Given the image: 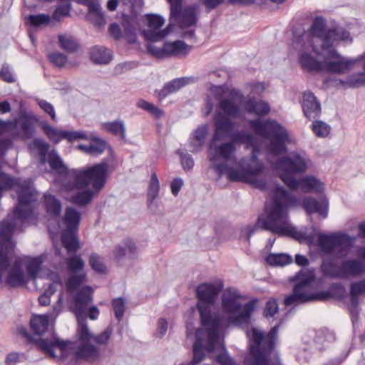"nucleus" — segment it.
I'll use <instances>...</instances> for the list:
<instances>
[{"label": "nucleus", "mask_w": 365, "mask_h": 365, "mask_svg": "<svg viewBox=\"0 0 365 365\" xmlns=\"http://www.w3.org/2000/svg\"><path fill=\"white\" fill-rule=\"evenodd\" d=\"M302 68L309 72L320 73L324 71V61H318L308 52H302L299 56Z\"/></svg>", "instance_id": "25"}, {"label": "nucleus", "mask_w": 365, "mask_h": 365, "mask_svg": "<svg viewBox=\"0 0 365 365\" xmlns=\"http://www.w3.org/2000/svg\"><path fill=\"white\" fill-rule=\"evenodd\" d=\"M324 55V71L331 73L344 74L350 71L356 60L346 59L336 49L325 50Z\"/></svg>", "instance_id": "8"}, {"label": "nucleus", "mask_w": 365, "mask_h": 365, "mask_svg": "<svg viewBox=\"0 0 365 365\" xmlns=\"http://www.w3.org/2000/svg\"><path fill=\"white\" fill-rule=\"evenodd\" d=\"M41 127L49 140L55 144L58 143L63 139L72 143L77 140H86L88 138L87 134L82 131L58 130L48 123L42 124Z\"/></svg>", "instance_id": "13"}, {"label": "nucleus", "mask_w": 365, "mask_h": 365, "mask_svg": "<svg viewBox=\"0 0 365 365\" xmlns=\"http://www.w3.org/2000/svg\"><path fill=\"white\" fill-rule=\"evenodd\" d=\"M71 4L66 3L56 6L52 14V19L56 21H60L62 18L70 16Z\"/></svg>", "instance_id": "64"}, {"label": "nucleus", "mask_w": 365, "mask_h": 365, "mask_svg": "<svg viewBox=\"0 0 365 365\" xmlns=\"http://www.w3.org/2000/svg\"><path fill=\"white\" fill-rule=\"evenodd\" d=\"M266 262L272 267H283L292 262V257L284 253H270L265 258Z\"/></svg>", "instance_id": "41"}, {"label": "nucleus", "mask_w": 365, "mask_h": 365, "mask_svg": "<svg viewBox=\"0 0 365 365\" xmlns=\"http://www.w3.org/2000/svg\"><path fill=\"white\" fill-rule=\"evenodd\" d=\"M48 163L50 168L58 175H64L68 174L69 169L64 165L58 153L51 152L48 154Z\"/></svg>", "instance_id": "43"}, {"label": "nucleus", "mask_w": 365, "mask_h": 365, "mask_svg": "<svg viewBox=\"0 0 365 365\" xmlns=\"http://www.w3.org/2000/svg\"><path fill=\"white\" fill-rule=\"evenodd\" d=\"M29 281L24 272L21 262L16 260L6 276V284L11 287H19L26 285Z\"/></svg>", "instance_id": "19"}, {"label": "nucleus", "mask_w": 365, "mask_h": 365, "mask_svg": "<svg viewBox=\"0 0 365 365\" xmlns=\"http://www.w3.org/2000/svg\"><path fill=\"white\" fill-rule=\"evenodd\" d=\"M44 207L47 214L57 217L60 215L62 205L58 199L53 195H44Z\"/></svg>", "instance_id": "40"}, {"label": "nucleus", "mask_w": 365, "mask_h": 365, "mask_svg": "<svg viewBox=\"0 0 365 365\" xmlns=\"http://www.w3.org/2000/svg\"><path fill=\"white\" fill-rule=\"evenodd\" d=\"M78 324L76 334L79 343L83 344L91 342L93 339V335L89 331L85 319L83 318V319H80V318H78Z\"/></svg>", "instance_id": "50"}, {"label": "nucleus", "mask_w": 365, "mask_h": 365, "mask_svg": "<svg viewBox=\"0 0 365 365\" xmlns=\"http://www.w3.org/2000/svg\"><path fill=\"white\" fill-rule=\"evenodd\" d=\"M230 138L232 143L235 144H250L252 145L255 142V136L247 130H241L236 133H233V129H231L228 133H223L216 138L215 133H213L212 141L210 143V149L212 148L214 143L217 141L223 140L226 138Z\"/></svg>", "instance_id": "15"}, {"label": "nucleus", "mask_w": 365, "mask_h": 365, "mask_svg": "<svg viewBox=\"0 0 365 365\" xmlns=\"http://www.w3.org/2000/svg\"><path fill=\"white\" fill-rule=\"evenodd\" d=\"M272 349L250 350V358L246 360V365H282L279 359L271 361Z\"/></svg>", "instance_id": "22"}, {"label": "nucleus", "mask_w": 365, "mask_h": 365, "mask_svg": "<svg viewBox=\"0 0 365 365\" xmlns=\"http://www.w3.org/2000/svg\"><path fill=\"white\" fill-rule=\"evenodd\" d=\"M79 148L90 154L99 155L106 148V142L101 138H93L90 145H80Z\"/></svg>", "instance_id": "47"}, {"label": "nucleus", "mask_w": 365, "mask_h": 365, "mask_svg": "<svg viewBox=\"0 0 365 365\" xmlns=\"http://www.w3.org/2000/svg\"><path fill=\"white\" fill-rule=\"evenodd\" d=\"M321 269L325 277L334 279H339L340 265L339 266L332 258L324 259Z\"/></svg>", "instance_id": "44"}, {"label": "nucleus", "mask_w": 365, "mask_h": 365, "mask_svg": "<svg viewBox=\"0 0 365 365\" xmlns=\"http://www.w3.org/2000/svg\"><path fill=\"white\" fill-rule=\"evenodd\" d=\"M317 245L322 252L326 255L332 254L338 248L337 257L343 258L353 245V239L346 233L332 232L319 233Z\"/></svg>", "instance_id": "5"}, {"label": "nucleus", "mask_w": 365, "mask_h": 365, "mask_svg": "<svg viewBox=\"0 0 365 365\" xmlns=\"http://www.w3.org/2000/svg\"><path fill=\"white\" fill-rule=\"evenodd\" d=\"M136 106L142 110L149 113L155 119H160L165 115V112L154 104L144 100L139 99L136 103Z\"/></svg>", "instance_id": "49"}, {"label": "nucleus", "mask_w": 365, "mask_h": 365, "mask_svg": "<svg viewBox=\"0 0 365 365\" xmlns=\"http://www.w3.org/2000/svg\"><path fill=\"white\" fill-rule=\"evenodd\" d=\"M19 332L26 339L28 343L36 344L38 349L53 358L56 357L54 347L59 348L62 354L64 355L68 352L69 345L72 344L68 341L60 340L58 338H53L51 341L44 339H36L24 327L19 329Z\"/></svg>", "instance_id": "7"}, {"label": "nucleus", "mask_w": 365, "mask_h": 365, "mask_svg": "<svg viewBox=\"0 0 365 365\" xmlns=\"http://www.w3.org/2000/svg\"><path fill=\"white\" fill-rule=\"evenodd\" d=\"M88 179L93 188L99 191L105 186L108 175V168L105 163L95 164L87 168Z\"/></svg>", "instance_id": "16"}, {"label": "nucleus", "mask_w": 365, "mask_h": 365, "mask_svg": "<svg viewBox=\"0 0 365 365\" xmlns=\"http://www.w3.org/2000/svg\"><path fill=\"white\" fill-rule=\"evenodd\" d=\"M329 296L331 299H343L346 296V289L341 283H333L329 289Z\"/></svg>", "instance_id": "63"}, {"label": "nucleus", "mask_w": 365, "mask_h": 365, "mask_svg": "<svg viewBox=\"0 0 365 365\" xmlns=\"http://www.w3.org/2000/svg\"><path fill=\"white\" fill-rule=\"evenodd\" d=\"M103 129L114 136L119 137L121 140L125 138V127L123 121L114 120L105 123L103 124Z\"/></svg>", "instance_id": "42"}, {"label": "nucleus", "mask_w": 365, "mask_h": 365, "mask_svg": "<svg viewBox=\"0 0 365 365\" xmlns=\"http://www.w3.org/2000/svg\"><path fill=\"white\" fill-rule=\"evenodd\" d=\"M237 298L236 292L226 290L222 297V308L230 314V322L238 325L248 324L258 301L257 299H252L242 305L237 302Z\"/></svg>", "instance_id": "1"}, {"label": "nucleus", "mask_w": 365, "mask_h": 365, "mask_svg": "<svg viewBox=\"0 0 365 365\" xmlns=\"http://www.w3.org/2000/svg\"><path fill=\"white\" fill-rule=\"evenodd\" d=\"M85 277L84 274L71 273L66 282L68 290L70 292L76 290L83 283Z\"/></svg>", "instance_id": "62"}, {"label": "nucleus", "mask_w": 365, "mask_h": 365, "mask_svg": "<svg viewBox=\"0 0 365 365\" xmlns=\"http://www.w3.org/2000/svg\"><path fill=\"white\" fill-rule=\"evenodd\" d=\"M81 220L80 212L73 207H67L65 211L63 222L65 230H78Z\"/></svg>", "instance_id": "36"}, {"label": "nucleus", "mask_w": 365, "mask_h": 365, "mask_svg": "<svg viewBox=\"0 0 365 365\" xmlns=\"http://www.w3.org/2000/svg\"><path fill=\"white\" fill-rule=\"evenodd\" d=\"M49 317L48 315H35L31 317L30 326L31 330L36 335H43L48 328Z\"/></svg>", "instance_id": "37"}, {"label": "nucleus", "mask_w": 365, "mask_h": 365, "mask_svg": "<svg viewBox=\"0 0 365 365\" xmlns=\"http://www.w3.org/2000/svg\"><path fill=\"white\" fill-rule=\"evenodd\" d=\"M240 114V108L236 104L234 99L222 98L220 100L214 116V133H215L216 138L222 132L228 133L231 129H234L235 123L232 118H237Z\"/></svg>", "instance_id": "4"}, {"label": "nucleus", "mask_w": 365, "mask_h": 365, "mask_svg": "<svg viewBox=\"0 0 365 365\" xmlns=\"http://www.w3.org/2000/svg\"><path fill=\"white\" fill-rule=\"evenodd\" d=\"M364 272V264L356 259H345L340 264L339 279L356 277Z\"/></svg>", "instance_id": "21"}, {"label": "nucleus", "mask_w": 365, "mask_h": 365, "mask_svg": "<svg viewBox=\"0 0 365 365\" xmlns=\"http://www.w3.org/2000/svg\"><path fill=\"white\" fill-rule=\"evenodd\" d=\"M17 220L19 219H15L13 216V222L2 221L0 224V239L2 240L0 243V284L2 282L4 273L11 267L12 248L6 245V242H10L12 239V236L16 230V221ZM26 220H19L22 222Z\"/></svg>", "instance_id": "6"}, {"label": "nucleus", "mask_w": 365, "mask_h": 365, "mask_svg": "<svg viewBox=\"0 0 365 365\" xmlns=\"http://www.w3.org/2000/svg\"><path fill=\"white\" fill-rule=\"evenodd\" d=\"M207 353L205 349L203 339L198 335L196 336L195 340L192 344L193 357L189 365H196L202 361Z\"/></svg>", "instance_id": "39"}, {"label": "nucleus", "mask_w": 365, "mask_h": 365, "mask_svg": "<svg viewBox=\"0 0 365 365\" xmlns=\"http://www.w3.org/2000/svg\"><path fill=\"white\" fill-rule=\"evenodd\" d=\"M93 290L89 286H84L80 289L75 294V304L72 310L77 318L84 316L86 307L92 302Z\"/></svg>", "instance_id": "17"}, {"label": "nucleus", "mask_w": 365, "mask_h": 365, "mask_svg": "<svg viewBox=\"0 0 365 365\" xmlns=\"http://www.w3.org/2000/svg\"><path fill=\"white\" fill-rule=\"evenodd\" d=\"M235 145L230 140L217 146L215 148V154L225 160H228L235 153Z\"/></svg>", "instance_id": "56"}, {"label": "nucleus", "mask_w": 365, "mask_h": 365, "mask_svg": "<svg viewBox=\"0 0 365 365\" xmlns=\"http://www.w3.org/2000/svg\"><path fill=\"white\" fill-rule=\"evenodd\" d=\"M207 132L208 129L205 125L198 127L195 130L193 140L190 143V146L192 148L190 150L191 152L197 153L201 150L203 145L205 144Z\"/></svg>", "instance_id": "38"}, {"label": "nucleus", "mask_w": 365, "mask_h": 365, "mask_svg": "<svg viewBox=\"0 0 365 365\" xmlns=\"http://www.w3.org/2000/svg\"><path fill=\"white\" fill-rule=\"evenodd\" d=\"M17 120V128L12 133V136L22 140H29L33 138L35 133V123L38 121L37 118L31 114L22 113Z\"/></svg>", "instance_id": "12"}, {"label": "nucleus", "mask_w": 365, "mask_h": 365, "mask_svg": "<svg viewBox=\"0 0 365 365\" xmlns=\"http://www.w3.org/2000/svg\"><path fill=\"white\" fill-rule=\"evenodd\" d=\"M58 39L60 47L67 53H74L80 48L78 41L73 36L60 34Z\"/></svg>", "instance_id": "48"}, {"label": "nucleus", "mask_w": 365, "mask_h": 365, "mask_svg": "<svg viewBox=\"0 0 365 365\" xmlns=\"http://www.w3.org/2000/svg\"><path fill=\"white\" fill-rule=\"evenodd\" d=\"M165 58L170 56H186L191 50L192 46L186 44L183 41L178 40L173 42H165Z\"/></svg>", "instance_id": "26"}, {"label": "nucleus", "mask_w": 365, "mask_h": 365, "mask_svg": "<svg viewBox=\"0 0 365 365\" xmlns=\"http://www.w3.org/2000/svg\"><path fill=\"white\" fill-rule=\"evenodd\" d=\"M89 265L97 273L104 274L106 272V267L102 261V258L97 253L93 252L89 257Z\"/></svg>", "instance_id": "57"}, {"label": "nucleus", "mask_w": 365, "mask_h": 365, "mask_svg": "<svg viewBox=\"0 0 365 365\" xmlns=\"http://www.w3.org/2000/svg\"><path fill=\"white\" fill-rule=\"evenodd\" d=\"M77 359L89 363H96L100 360L101 353L98 347L89 343L79 344L75 352Z\"/></svg>", "instance_id": "23"}, {"label": "nucleus", "mask_w": 365, "mask_h": 365, "mask_svg": "<svg viewBox=\"0 0 365 365\" xmlns=\"http://www.w3.org/2000/svg\"><path fill=\"white\" fill-rule=\"evenodd\" d=\"M272 139L268 145L269 152L273 155H279L287 152L285 142L289 140V135L286 131L272 133Z\"/></svg>", "instance_id": "24"}, {"label": "nucleus", "mask_w": 365, "mask_h": 365, "mask_svg": "<svg viewBox=\"0 0 365 365\" xmlns=\"http://www.w3.org/2000/svg\"><path fill=\"white\" fill-rule=\"evenodd\" d=\"M43 260L40 257L29 258L26 264L27 277L29 279L36 280L41 269Z\"/></svg>", "instance_id": "46"}, {"label": "nucleus", "mask_w": 365, "mask_h": 365, "mask_svg": "<svg viewBox=\"0 0 365 365\" xmlns=\"http://www.w3.org/2000/svg\"><path fill=\"white\" fill-rule=\"evenodd\" d=\"M277 231V235L279 236H288L292 237L296 240L302 242L305 240L306 233L298 231L295 227L287 225L285 227H279Z\"/></svg>", "instance_id": "52"}, {"label": "nucleus", "mask_w": 365, "mask_h": 365, "mask_svg": "<svg viewBox=\"0 0 365 365\" xmlns=\"http://www.w3.org/2000/svg\"><path fill=\"white\" fill-rule=\"evenodd\" d=\"M276 166L280 171L279 178L292 190H297L299 180L295 175L303 174L307 168L306 159L299 153H292L289 156H283L278 159Z\"/></svg>", "instance_id": "2"}, {"label": "nucleus", "mask_w": 365, "mask_h": 365, "mask_svg": "<svg viewBox=\"0 0 365 365\" xmlns=\"http://www.w3.org/2000/svg\"><path fill=\"white\" fill-rule=\"evenodd\" d=\"M160 191V183L155 173H153L150 176L148 191H147V202L148 207H150L154 200L158 197Z\"/></svg>", "instance_id": "45"}, {"label": "nucleus", "mask_w": 365, "mask_h": 365, "mask_svg": "<svg viewBox=\"0 0 365 365\" xmlns=\"http://www.w3.org/2000/svg\"><path fill=\"white\" fill-rule=\"evenodd\" d=\"M252 161L255 163V166L247 165L245 168L241 169H235L232 167L229 169L228 180L231 182H242L248 183L251 181L252 174H261L264 170V165L262 161L258 160L257 157L253 154Z\"/></svg>", "instance_id": "10"}, {"label": "nucleus", "mask_w": 365, "mask_h": 365, "mask_svg": "<svg viewBox=\"0 0 365 365\" xmlns=\"http://www.w3.org/2000/svg\"><path fill=\"white\" fill-rule=\"evenodd\" d=\"M93 195L91 190L78 192L72 197V202L77 206H86L91 202Z\"/></svg>", "instance_id": "54"}, {"label": "nucleus", "mask_w": 365, "mask_h": 365, "mask_svg": "<svg viewBox=\"0 0 365 365\" xmlns=\"http://www.w3.org/2000/svg\"><path fill=\"white\" fill-rule=\"evenodd\" d=\"M302 110L305 117L309 120L319 118L321 114V104L311 91L303 94Z\"/></svg>", "instance_id": "18"}, {"label": "nucleus", "mask_w": 365, "mask_h": 365, "mask_svg": "<svg viewBox=\"0 0 365 365\" xmlns=\"http://www.w3.org/2000/svg\"><path fill=\"white\" fill-rule=\"evenodd\" d=\"M252 339L253 343L250 346V350L268 349L266 344L267 337L255 328L252 329Z\"/></svg>", "instance_id": "51"}, {"label": "nucleus", "mask_w": 365, "mask_h": 365, "mask_svg": "<svg viewBox=\"0 0 365 365\" xmlns=\"http://www.w3.org/2000/svg\"><path fill=\"white\" fill-rule=\"evenodd\" d=\"M48 61L58 68H63L68 61V57L58 51L51 52L47 55Z\"/></svg>", "instance_id": "61"}, {"label": "nucleus", "mask_w": 365, "mask_h": 365, "mask_svg": "<svg viewBox=\"0 0 365 365\" xmlns=\"http://www.w3.org/2000/svg\"><path fill=\"white\" fill-rule=\"evenodd\" d=\"M78 232V230H64L62 232L61 242L69 253L76 252L80 247Z\"/></svg>", "instance_id": "32"}, {"label": "nucleus", "mask_w": 365, "mask_h": 365, "mask_svg": "<svg viewBox=\"0 0 365 365\" xmlns=\"http://www.w3.org/2000/svg\"><path fill=\"white\" fill-rule=\"evenodd\" d=\"M303 207L308 214L318 213L323 218L328 214L327 205L320 203L312 197L304 198L302 201Z\"/></svg>", "instance_id": "33"}, {"label": "nucleus", "mask_w": 365, "mask_h": 365, "mask_svg": "<svg viewBox=\"0 0 365 365\" xmlns=\"http://www.w3.org/2000/svg\"><path fill=\"white\" fill-rule=\"evenodd\" d=\"M327 29V19L322 16H317L313 19L308 31L312 36L320 39L323 43Z\"/></svg>", "instance_id": "31"}, {"label": "nucleus", "mask_w": 365, "mask_h": 365, "mask_svg": "<svg viewBox=\"0 0 365 365\" xmlns=\"http://www.w3.org/2000/svg\"><path fill=\"white\" fill-rule=\"evenodd\" d=\"M315 278L314 271L304 269L290 277L289 281L294 284L292 294L284 298V305L290 307L309 302V291L312 290Z\"/></svg>", "instance_id": "3"}, {"label": "nucleus", "mask_w": 365, "mask_h": 365, "mask_svg": "<svg viewBox=\"0 0 365 365\" xmlns=\"http://www.w3.org/2000/svg\"><path fill=\"white\" fill-rule=\"evenodd\" d=\"M300 188L304 192H315L321 193L324 190V184L313 175H307L299 180L297 190Z\"/></svg>", "instance_id": "27"}, {"label": "nucleus", "mask_w": 365, "mask_h": 365, "mask_svg": "<svg viewBox=\"0 0 365 365\" xmlns=\"http://www.w3.org/2000/svg\"><path fill=\"white\" fill-rule=\"evenodd\" d=\"M245 108L247 113H253L258 116H264L270 111L269 104L262 101H256L252 98L245 102Z\"/></svg>", "instance_id": "29"}, {"label": "nucleus", "mask_w": 365, "mask_h": 365, "mask_svg": "<svg viewBox=\"0 0 365 365\" xmlns=\"http://www.w3.org/2000/svg\"><path fill=\"white\" fill-rule=\"evenodd\" d=\"M251 128L258 134L263 136H269L279 125L275 120L262 122L260 120L250 121Z\"/></svg>", "instance_id": "30"}, {"label": "nucleus", "mask_w": 365, "mask_h": 365, "mask_svg": "<svg viewBox=\"0 0 365 365\" xmlns=\"http://www.w3.org/2000/svg\"><path fill=\"white\" fill-rule=\"evenodd\" d=\"M87 168L69 170L67 175L72 180L76 187L82 189L90 185Z\"/></svg>", "instance_id": "35"}, {"label": "nucleus", "mask_w": 365, "mask_h": 365, "mask_svg": "<svg viewBox=\"0 0 365 365\" xmlns=\"http://www.w3.org/2000/svg\"><path fill=\"white\" fill-rule=\"evenodd\" d=\"M312 130L316 136L325 138L330 133V126L321 120H314L312 123Z\"/></svg>", "instance_id": "58"}, {"label": "nucleus", "mask_w": 365, "mask_h": 365, "mask_svg": "<svg viewBox=\"0 0 365 365\" xmlns=\"http://www.w3.org/2000/svg\"><path fill=\"white\" fill-rule=\"evenodd\" d=\"M143 36L149 43L162 41L168 34V31L166 29H148L143 31Z\"/></svg>", "instance_id": "55"}, {"label": "nucleus", "mask_w": 365, "mask_h": 365, "mask_svg": "<svg viewBox=\"0 0 365 365\" xmlns=\"http://www.w3.org/2000/svg\"><path fill=\"white\" fill-rule=\"evenodd\" d=\"M29 24L34 27H39L42 25H47L51 22V17L48 14H31L27 17Z\"/></svg>", "instance_id": "59"}, {"label": "nucleus", "mask_w": 365, "mask_h": 365, "mask_svg": "<svg viewBox=\"0 0 365 365\" xmlns=\"http://www.w3.org/2000/svg\"><path fill=\"white\" fill-rule=\"evenodd\" d=\"M112 307L115 317L118 322L123 319L125 310V302L123 297L115 298L112 300Z\"/></svg>", "instance_id": "60"}, {"label": "nucleus", "mask_w": 365, "mask_h": 365, "mask_svg": "<svg viewBox=\"0 0 365 365\" xmlns=\"http://www.w3.org/2000/svg\"><path fill=\"white\" fill-rule=\"evenodd\" d=\"M90 58L96 64H108L112 59V52L100 46H94L90 51Z\"/></svg>", "instance_id": "34"}, {"label": "nucleus", "mask_w": 365, "mask_h": 365, "mask_svg": "<svg viewBox=\"0 0 365 365\" xmlns=\"http://www.w3.org/2000/svg\"><path fill=\"white\" fill-rule=\"evenodd\" d=\"M197 308L200 314L201 324L206 328L207 332L211 330L218 331L221 320L218 316L212 314L211 306H197Z\"/></svg>", "instance_id": "20"}, {"label": "nucleus", "mask_w": 365, "mask_h": 365, "mask_svg": "<svg viewBox=\"0 0 365 365\" xmlns=\"http://www.w3.org/2000/svg\"><path fill=\"white\" fill-rule=\"evenodd\" d=\"M190 82V78L187 77L177 78L166 83L163 88L158 92V98L163 99L168 95L175 93L181 88L187 85Z\"/></svg>", "instance_id": "28"}, {"label": "nucleus", "mask_w": 365, "mask_h": 365, "mask_svg": "<svg viewBox=\"0 0 365 365\" xmlns=\"http://www.w3.org/2000/svg\"><path fill=\"white\" fill-rule=\"evenodd\" d=\"M364 73L349 77L347 81L339 80V84L344 87L359 88L365 85V61L364 63ZM338 85V83H336Z\"/></svg>", "instance_id": "53"}, {"label": "nucleus", "mask_w": 365, "mask_h": 365, "mask_svg": "<svg viewBox=\"0 0 365 365\" xmlns=\"http://www.w3.org/2000/svg\"><path fill=\"white\" fill-rule=\"evenodd\" d=\"M351 41L350 33L344 27L339 25H334L327 29L324 36V41L321 44L322 51L335 49L334 43L335 42Z\"/></svg>", "instance_id": "14"}, {"label": "nucleus", "mask_w": 365, "mask_h": 365, "mask_svg": "<svg viewBox=\"0 0 365 365\" xmlns=\"http://www.w3.org/2000/svg\"><path fill=\"white\" fill-rule=\"evenodd\" d=\"M223 289L222 282L213 283H201L196 287V296L198 302L197 306H212Z\"/></svg>", "instance_id": "11"}, {"label": "nucleus", "mask_w": 365, "mask_h": 365, "mask_svg": "<svg viewBox=\"0 0 365 365\" xmlns=\"http://www.w3.org/2000/svg\"><path fill=\"white\" fill-rule=\"evenodd\" d=\"M284 210V205L280 200H275L269 209L266 216L260 215L257 220V225L261 230L270 231L277 235L279 227H285L287 224L277 225L276 222L279 221L282 217Z\"/></svg>", "instance_id": "9"}]
</instances>
